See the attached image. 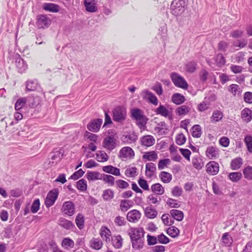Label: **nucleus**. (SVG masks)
Here are the masks:
<instances>
[{
	"instance_id": "obj_1",
	"label": "nucleus",
	"mask_w": 252,
	"mask_h": 252,
	"mask_svg": "<svg viewBox=\"0 0 252 252\" xmlns=\"http://www.w3.org/2000/svg\"><path fill=\"white\" fill-rule=\"evenodd\" d=\"M130 113L133 119L136 120L141 126H144L148 119L144 115L143 111L139 108H133L131 110Z\"/></svg>"
},
{
	"instance_id": "obj_2",
	"label": "nucleus",
	"mask_w": 252,
	"mask_h": 252,
	"mask_svg": "<svg viewBox=\"0 0 252 252\" xmlns=\"http://www.w3.org/2000/svg\"><path fill=\"white\" fill-rule=\"evenodd\" d=\"M113 119L114 121L121 123L126 117V109L124 106H117L112 111Z\"/></svg>"
},
{
	"instance_id": "obj_3",
	"label": "nucleus",
	"mask_w": 252,
	"mask_h": 252,
	"mask_svg": "<svg viewBox=\"0 0 252 252\" xmlns=\"http://www.w3.org/2000/svg\"><path fill=\"white\" fill-rule=\"evenodd\" d=\"M186 2L184 0H174L170 7L172 14L178 16L181 15L185 10Z\"/></svg>"
},
{
	"instance_id": "obj_4",
	"label": "nucleus",
	"mask_w": 252,
	"mask_h": 252,
	"mask_svg": "<svg viewBox=\"0 0 252 252\" xmlns=\"http://www.w3.org/2000/svg\"><path fill=\"white\" fill-rule=\"evenodd\" d=\"M172 81L176 87L186 90L188 88V84L181 75L177 73L173 72L170 75Z\"/></svg>"
},
{
	"instance_id": "obj_5",
	"label": "nucleus",
	"mask_w": 252,
	"mask_h": 252,
	"mask_svg": "<svg viewBox=\"0 0 252 252\" xmlns=\"http://www.w3.org/2000/svg\"><path fill=\"white\" fill-rule=\"evenodd\" d=\"M145 231L142 227H130L128 231L130 240L144 238Z\"/></svg>"
},
{
	"instance_id": "obj_6",
	"label": "nucleus",
	"mask_w": 252,
	"mask_h": 252,
	"mask_svg": "<svg viewBox=\"0 0 252 252\" xmlns=\"http://www.w3.org/2000/svg\"><path fill=\"white\" fill-rule=\"evenodd\" d=\"M138 140V135L134 131H129L124 134L121 140L125 144H134Z\"/></svg>"
},
{
	"instance_id": "obj_7",
	"label": "nucleus",
	"mask_w": 252,
	"mask_h": 252,
	"mask_svg": "<svg viewBox=\"0 0 252 252\" xmlns=\"http://www.w3.org/2000/svg\"><path fill=\"white\" fill-rule=\"evenodd\" d=\"M117 139L113 135L106 136L102 142L103 147L110 151H112L116 147Z\"/></svg>"
},
{
	"instance_id": "obj_8",
	"label": "nucleus",
	"mask_w": 252,
	"mask_h": 252,
	"mask_svg": "<svg viewBox=\"0 0 252 252\" xmlns=\"http://www.w3.org/2000/svg\"><path fill=\"white\" fill-rule=\"evenodd\" d=\"M15 64L18 71L20 73L25 72L28 69V65L20 56L17 54L15 56Z\"/></svg>"
},
{
	"instance_id": "obj_9",
	"label": "nucleus",
	"mask_w": 252,
	"mask_h": 252,
	"mask_svg": "<svg viewBox=\"0 0 252 252\" xmlns=\"http://www.w3.org/2000/svg\"><path fill=\"white\" fill-rule=\"evenodd\" d=\"M58 191L56 189L51 190L48 192L45 201V204L48 208L52 206L55 202L58 196Z\"/></svg>"
},
{
	"instance_id": "obj_10",
	"label": "nucleus",
	"mask_w": 252,
	"mask_h": 252,
	"mask_svg": "<svg viewBox=\"0 0 252 252\" xmlns=\"http://www.w3.org/2000/svg\"><path fill=\"white\" fill-rule=\"evenodd\" d=\"M51 24L50 19L45 15H40L38 16L36 25L39 29L48 28Z\"/></svg>"
},
{
	"instance_id": "obj_11",
	"label": "nucleus",
	"mask_w": 252,
	"mask_h": 252,
	"mask_svg": "<svg viewBox=\"0 0 252 252\" xmlns=\"http://www.w3.org/2000/svg\"><path fill=\"white\" fill-rule=\"evenodd\" d=\"M206 172L211 175H216L219 172L220 166L218 162L215 161H209L206 165Z\"/></svg>"
},
{
	"instance_id": "obj_12",
	"label": "nucleus",
	"mask_w": 252,
	"mask_h": 252,
	"mask_svg": "<svg viewBox=\"0 0 252 252\" xmlns=\"http://www.w3.org/2000/svg\"><path fill=\"white\" fill-rule=\"evenodd\" d=\"M219 150L216 146H210L207 148L206 157L211 159H215L219 157Z\"/></svg>"
},
{
	"instance_id": "obj_13",
	"label": "nucleus",
	"mask_w": 252,
	"mask_h": 252,
	"mask_svg": "<svg viewBox=\"0 0 252 252\" xmlns=\"http://www.w3.org/2000/svg\"><path fill=\"white\" fill-rule=\"evenodd\" d=\"M62 211L68 216H72L75 213V206L73 203L70 201L64 202L63 205Z\"/></svg>"
},
{
	"instance_id": "obj_14",
	"label": "nucleus",
	"mask_w": 252,
	"mask_h": 252,
	"mask_svg": "<svg viewBox=\"0 0 252 252\" xmlns=\"http://www.w3.org/2000/svg\"><path fill=\"white\" fill-rule=\"evenodd\" d=\"M141 216V213L138 210L134 209L127 213L126 219L130 222L136 223L140 220Z\"/></svg>"
},
{
	"instance_id": "obj_15",
	"label": "nucleus",
	"mask_w": 252,
	"mask_h": 252,
	"mask_svg": "<svg viewBox=\"0 0 252 252\" xmlns=\"http://www.w3.org/2000/svg\"><path fill=\"white\" fill-rule=\"evenodd\" d=\"M119 156L123 158H132L134 156V152L130 147H125L120 150Z\"/></svg>"
},
{
	"instance_id": "obj_16",
	"label": "nucleus",
	"mask_w": 252,
	"mask_h": 252,
	"mask_svg": "<svg viewBox=\"0 0 252 252\" xmlns=\"http://www.w3.org/2000/svg\"><path fill=\"white\" fill-rule=\"evenodd\" d=\"M141 146L149 147L153 146L155 143V139L153 136L147 135L142 136L140 140Z\"/></svg>"
},
{
	"instance_id": "obj_17",
	"label": "nucleus",
	"mask_w": 252,
	"mask_h": 252,
	"mask_svg": "<svg viewBox=\"0 0 252 252\" xmlns=\"http://www.w3.org/2000/svg\"><path fill=\"white\" fill-rule=\"evenodd\" d=\"M142 96L144 99L148 100L151 103H152L154 105H158V98L157 96L147 90H144L142 92Z\"/></svg>"
},
{
	"instance_id": "obj_18",
	"label": "nucleus",
	"mask_w": 252,
	"mask_h": 252,
	"mask_svg": "<svg viewBox=\"0 0 252 252\" xmlns=\"http://www.w3.org/2000/svg\"><path fill=\"white\" fill-rule=\"evenodd\" d=\"M84 4L86 11L89 12L94 13L97 10L95 0H84Z\"/></svg>"
},
{
	"instance_id": "obj_19",
	"label": "nucleus",
	"mask_w": 252,
	"mask_h": 252,
	"mask_svg": "<svg viewBox=\"0 0 252 252\" xmlns=\"http://www.w3.org/2000/svg\"><path fill=\"white\" fill-rule=\"evenodd\" d=\"M241 115L242 120L247 123L252 120V110L248 108L242 110Z\"/></svg>"
},
{
	"instance_id": "obj_20",
	"label": "nucleus",
	"mask_w": 252,
	"mask_h": 252,
	"mask_svg": "<svg viewBox=\"0 0 252 252\" xmlns=\"http://www.w3.org/2000/svg\"><path fill=\"white\" fill-rule=\"evenodd\" d=\"M102 170L106 173L111 174L115 176H120L121 175L120 169L112 165L103 166Z\"/></svg>"
},
{
	"instance_id": "obj_21",
	"label": "nucleus",
	"mask_w": 252,
	"mask_h": 252,
	"mask_svg": "<svg viewBox=\"0 0 252 252\" xmlns=\"http://www.w3.org/2000/svg\"><path fill=\"white\" fill-rule=\"evenodd\" d=\"M58 223L60 226L67 230L71 229L74 227V225L72 221L63 218L59 219Z\"/></svg>"
},
{
	"instance_id": "obj_22",
	"label": "nucleus",
	"mask_w": 252,
	"mask_h": 252,
	"mask_svg": "<svg viewBox=\"0 0 252 252\" xmlns=\"http://www.w3.org/2000/svg\"><path fill=\"white\" fill-rule=\"evenodd\" d=\"M100 235L101 238L107 242L110 241L111 232L107 227L102 226L100 230Z\"/></svg>"
},
{
	"instance_id": "obj_23",
	"label": "nucleus",
	"mask_w": 252,
	"mask_h": 252,
	"mask_svg": "<svg viewBox=\"0 0 252 252\" xmlns=\"http://www.w3.org/2000/svg\"><path fill=\"white\" fill-rule=\"evenodd\" d=\"M132 247L134 250H140L143 248L144 238L130 240Z\"/></svg>"
},
{
	"instance_id": "obj_24",
	"label": "nucleus",
	"mask_w": 252,
	"mask_h": 252,
	"mask_svg": "<svg viewBox=\"0 0 252 252\" xmlns=\"http://www.w3.org/2000/svg\"><path fill=\"white\" fill-rule=\"evenodd\" d=\"M43 9L51 12H58L59 11V6L54 3H45L43 5Z\"/></svg>"
},
{
	"instance_id": "obj_25",
	"label": "nucleus",
	"mask_w": 252,
	"mask_h": 252,
	"mask_svg": "<svg viewBox=\"0 0 252 252\" xmlns=\"http://www.w3.org/2000/svg\"><path fill=\"white\" fill-rule=\"evenodd\" d=\"M172 102L177 105H180L185 101V96L179 93L174 94L171 98Z\"/></svg>"
},
{
	"instance_id": "obj_26",
	"label": "nucleus",
	"mask_w": 252,
	"mask_h": 252,
	"mask_svg": "<svg viewBox=\"0 0 252 252\" xmlns=\"http://www.w3.org/2000/svg\"><path fill=\"white\" fill-rule=\"evenodd\" d=\"M102 174L96 171H89L87 173L85 176L88 180L95 181L101 180Z\"/></svg>"
},
{
	"instance_id": "obj_27",
	"label": "nucleus",
	"mask_w": 252,
	"mask_h": 252,
	"mask_svg": "<svg viewBox=\"0 0 252 252\" xmlns=\"http://www.w3.org/2000/svg\"><path fill=\"white\" fill-rule=\"evenodd\" d=\"M133 206L132 202L130 200H122L120 204V208L122 212L127 211Z\"/></svg>"
},
{
	"instance_id": "obj_28",
	"label": "nucleus",
	"mask_w": 252,
	"mask_h": 252,
	"mask_svg": "<svg viewBox=\"0 0 252 252\" xmlns=\"http://www.w3.org/2000/svg\"><path fill=\"white\" fill-rule=\"evenodd\" d=\"M123 239L120 235L114 236L112 238L113 246L116 249H120L123 246Z\"/></svg>"
},
{
	"instance_id": "obj_29",
	"label": "nucleus",
	"mask_w": 252,
	"mask_h": 252,
	"mask_svg": "<svg viewBox=\"0 0 252 252\" xmlns=\"http://www.w3.org/2000/svg\"><path fill=\"white\" fill-rule=\"evenodd\" d=\"M192 163L193 167L198 170L201 169L204 165L202 159L198 155L195 156L192 158Z\"/></svg>"
},
{
	"instance_id": "obj_30",
	"label": "nucleus",
	"mask_w": 252,
	"mask_h": 252,
	"mask_svg": "<svg viewBox=\"0 0 252 252\" xmlns=\"http://www.w3.org/2000/svg\"><path fill=\"white\" fill-rule=\"evenodd\" d=\"M156 170V165L154 163L149 162L146 164V175L147 177H151L154 175Z\"/></svg>"
},
{
	"instance_id": "obj_31",
	"label": "nucleus",
	"mask_w": 252,
	"mask_h": 252,
	"mask_svg": "<svg viewBox=\"0 0 252 252\" xmlns=\"http://www.w3.org/2000/svg\"><path fill=\"white\" fill-rule=\"evenodd\" d=\"M109 156L103 151H98L96 154V159L100 162H104L108 160Z\"/></svg>"
},
{
	"instance_id": "obj_32",
	"label": "nucleus",
	"mask_w": 252,
	"mask_h": 252,
	"mask_svg": "<svg viewBox=\"0 0 252 252\" xmlns=\"http://www.w3.org/2000/svg\"><path fill=\"white\" fill-rule=\"evenodd\" d=\"M170 213L172 218L177 221H181L184 218V214L181 211L173 209L170 211Z\"/></svg>"
},
{
	"instance_id": "obj_33",
	"label": "nucleus",
	"mask_w": 252,
	"mask_h": 252,
	"mask_svg": "<svg viewBox=\"0 0 252 252\" xmlns=\"http://www.w3.org/2000/svg\"><path fill=\"white\" fill-rule=\"evenodd\" d=\"M152 191L157 195H162L164 192L163 187L159 183H156L151 186Z\"/></svg>"
},
{
	"instance_id": "obj_34",
	"label": "nucleus",
	"mask_w": 252,
	"mask_h": 252,
	"mask_svg": "<svg viewBox=\"0 0 252 252\" xmlns=\"http://www.w3.org/2000/svg\"><path fill=\"white\" fill-rule=\"evenodd\" d=\"M223 117V113L220 110H215L211 117V121L214 123L220 121Z\"/></svg>"
},
{
	"instance_id": "obj_35",
	"label": "nucleus",
	"mask_w": 252,
	"mask_h": 252,
	"mask_svg": "<svg viewBox=\"0 0 252 252\" xmlns=\"http://www.w3.org/2000/svg\"><path fill=\"white\" fill-rule=\"evenodd\" d=\"M243 164V159L241 158H237L233 159L231 162L230 166L232 170H237L239 169Z\"/></svg>"
},
{
	"instance_id": "obj_36",
	"label": "nucleus",
	"mask_w": 252,
	"mask_h": 252,
	"mask_svg": "<svg viewBox=\"0 0 252 252\" xmlns=\"http://www.w3.org/2000/svg\"><path fill=\"white\" fill-rule=\"evenodd\" d=\"M155 112L157 114L166 117L170 115V111L163 105H159L156 109Z\"/></svg>"
},
{
	"instance_id": "obj_37",
	"label": "nucleus",
	"mask_w": 252,
	"mask_h": 252,
	"mask_svg": "<svg viewBox=\"0 0 252 252\" xmlns=\"http://www.w3.org/2000/svg\"><path fill=\"white\" fill-rule=\"evenodd\" d=\"M190 108L187 105H183L177 107L175 109V113L177 115L184 116L187 114L189 111Z\"/></svg>"
},
{
	"instance_id": "obj_38",
	"label": "nucleus",
	"mask_w": 252,
	"mask_h": 252,
	"mask_svg": "<svg viewBox=\"0 0 252 252\" xmlns=\"http://www.w3.org/2000/svg\"><path fill=\"white\" fill-rule=\"evenodd\" d=\"M38 84L37 80H29L26 84V89L29 91H34L37 89Z\"/></svg>"
},
{
	"instance_id": "obj_39",
	"label": "nucleus",
	"mask_w": 252,
	"mask_h": 252,
	"mask_svg": "<svg viewBox=\"0 0 252 252\" xmlns=\"http://www.w3.org/2000/svg\"><path fill=\"white\" fill-rule=\"evenodd\" d=\"M143 158L149 161H156L158 158V155L155 151L146 152L143 156Z\"/></svg>"
},
{
	"instance_id": "obj_40",
	"label": "nucleus",
	"mask_w": 252,
	"mask_h": 252,
	"mask_svg": "<svg viewBox=\"0 0 252 252\" xmlns=\"http://www.w3.org/2000/svg\"><path fill=\"white\" fill-rule=\"evenodd\" d=\"M91 247L95 250H100L103 245L102 242L99 238H93L91 242Z\"/></svg>"
},
{
	"instance_id": "obj_41",
	"label": "nucleus",
	"mask_w": 252,
	"mask_h": 252,
	"mask_svg": "<svg viewBox=\"0 0 252 252\" xmlns=\"http://www.w3.org/2000/svg\"><path fill=\"white\" fill-rule=\"evenodd\" d=\"M101 180H103V181L105 183H107L111 186H113L115 184L114 177L110 175L102 174Z\"/></svg>"
},
{
	"instance_id": "obj_42",
	"label": "nucleus",
	"mask_w": 252,
	"mask_h": 252,
	"mask_svg": "<svg viewBox=\"0 0 252 252\" xmlns=\"http://www.w3.org/2000/svg\"><path fill=\"white\" fill-rule=\"evenodd\" d=\"M159 177L162 182L164 183H168L172 180V175L167 172L162 171L159 174Z\"/></svg>"
},
{
	"instance_id": "obj_43",
	"label": "nucleus",
	"mask_w": 252,
	"mask_h": 252,
	"mask_svg": "<svg viewBox=\"0 0 252 252\" xmlns=\"http://www.w3.org/2000/svg\"><path fill=\"white\" fill-rule=\"evenodd\" d=\"M62 246L64 249H68L72 248L74 246V241L69 238H64L62 242Z\"/></svg>"
},
{
	"instance_id": "obj_44",
	"label": "nucleus",
	"mask_w": 252,
	"mask_h": 252,
	"mask_svg": "<svg viewBox=\"0 0 252 252\" xmlns=\"http://www.w3.org/2000/svg\"><path fill=\"white\" fill-rule=\"evenodd\" d=\"M145 215L148 218L154 219L157 217L158 212L151 207H147L145 210Z\"/></svg>"
},
{
	"instance_id": "obj_45",
	"label": "nucleus",
	"mask_w": 252,
	"mask_h": 252,
	"mask_svg": "<svg viewBox=\"0 0 252 252\" xmlns=\"http://www.w3.org/2000/svg\"><path fill=\"white\" fill-rule=\"evenodd\" d=\"M215 61L217 66L219 67L222 66L225 63V60L221 54H218L215 57Z\"/></svg>"
},
{
	"instance_id": "obj_46",
	"label": "nucleus",
	"mask_w": 252,
	"mask_h": 252,
	"mask_svg": "<svg viewBox=\"0 0 252 252\" xmlns=\"http://www.w3.org/2000/svg\"><path fill=\"white\" fill-rule=\"evenodd\" d=\"M27 102V98L25 97L18 99L15 104V109L18 111L22 109Z\"/></svg>"
},
{
	"instance_id": "obj_47",
	"label": "nucleus",
	"mask_w": 252,
	"mask_h": 252,
	"mask_svg": "<svg viewBox=\"0 0 252 252\" xmlns=\"http://www.w3.org/2000/svg\"><path fill=\"white\" fill-rule=\"evenodd\" d=\"M221 241L223 244L226 246H230L233 242L232 237L228 233H225L223 234Z\"/></svg>"
},
{
	"instance_id": "obj_48",
	"label": "nucleus",
	"mask_w": 252,
	"mask_h": 252,
	"mask_svg": "<svg viewBox=\"0 0 252 252\" xmlns=\"http://www.w3.org/2000/svg\"><path fill=\"white\" fill-rule=\"evenodd\" d=\"M179 229L175 226H171L168 228L167 230V233L173 238L177 237L179 234Z\"/></svg>"
},
{
	"instance_id": "obj_49",
	"label": "nucleus",
	"mask_w": 252,
	"mask_h": 252,
	"mask_svg": "<svg viewBox=\"0 0 252 252\" xmlns=\"http://www.w3.org/2000/svg\"><path fill=\"white\" fill-rule=\"evenodd\" d=\"M228 177L232 182H237L241 180L242 175L241 173L239 172H232L229 174Z\"/></svg>"
},
{
	"instance_id": "obj_50",
	"label": "nucleus",
	"mask_w": 252,
	"mask_h": 252,
	"mask_svg": "<svg viewBox=\"0 0 252 252\" xmlns=\"http://www.w3.org/2000/svg\"><path fill=\"white\" fill-rule=\"evenodd\" d=\"M75 222L77 227L81 229L84 227V218L82 214H78L75 219Z\"/></svg>"
},
{
	"instance_id": "obj_51",
	"label": "nucleus",
	"mask_w": 252,
	"mask_h": 252,
	"mask_svg": "<svg viewBox=\"0 0 252 252\" xmlns=\"http://www.w3.org/2000/svg\"><path fill=\"white\" fill-rule=\"evenodd\" d=\"M243 173L246 179L248 180H252V166H248L245 167L243 170Z\"/></svg>"
},
{
	"instance_id": "obj_52",
	"label": "nucleus",
	"mask_w": 252,
	"mask_h": 252,
	"mask_svg": "<svg viewBox=\"0 0 252 252\" xmlns=\"http://www.w3.org/2000/svg\"><path fill=\"white\" fill-rule=\"evenodd\" d=\"M197 65L195 62H189L186 65V70L189 73H193L196 69Z\"/></svg>"
},
{
	"instance_id": "obj_53",
	"label": "nucleus",
	"mask_w": 252,
	"mask_h": 252,
	"mask_svg": "<svg viewBox=\"0 0 252 252\" xmlns=\"http://www.w3.org/2000/svg\"><path fill=\"white\" fill-rule=\"evenodd\" d=\"M102 197L104 200L109 201L114 197V192L110 189H107L103 191Z\"/></svg>"
},
{
	"instance_id": "obj_54",
	"label": "nucleus",
	"mask_w": 252,
	"mask_h": 252,
	"mask_svg": "<svg viewBox=\"0 0 252 252\" xmlns=\"http://www.w3.org/2000/svg\"><path fill=\"white\" fill-rule=\"evenodd\" d=\"M244 142L248 151L252 153V136L250 135L246 136L244 138Z\"/></svg>"
},
{
	"instance_id": "obj_55",
	"label": "nucleus",
	"mask_w": 252,
	"mask_h": 252,
	"mask_svg": "<svg viewBox=\"0 0 252 252\" xmlns=\"http://www.w3.org/2000/svg\"><path fill=\"white\" fill-rule=\"evenodd\" d=\"M77 188L81 191H85L87 189V182L84 179H81L77 182Z\"/></svg>"
},
{
	"instance_id": "obj_56",
	"label": "nucleus",
	"mask_w": 252,
	"mask_h": 252,
	"mask_svg": "<svg viewBox=\"0 0 252 252\" xmlns=\"http://www.w3.org/2000/svg\"><path fill=\"white\" fill-rule=\"evenodd\" d=\"M114 223L118 226H122L126 224V221L124 217L118 216L114 219Z\"/></svg>"
},
{
	"instance_id": "obj_57",
	"label": "nucleus",
	"mask_w": 252,
	"mask_h": 252,
	"mask_svg": "<svg viewBox=\"0 0 252 252\" xmlns=\"http://www.w3.org/2000/svg\"><path fill=\"white\" fill-rule=\"evenodd\" d=\"M193 137L199 138L202 134V130L200 127H191L190 130Z\"/></svg>"
},
{
	"instance_id": "obj_58",
	"label": "nucleus",
	"mask_w": 252,
	"mask_h": 252,
	"mask_svg": "<svg viewBox=\"0 0 252 252\" xmlns=\"http://www.w3.org/2000/svg\"><path fill=\"white\" fill-rule=\"evenodd\" d=\"M171 161L169 158H165L159 160L158 163V168L159 170H162L170 164Z\"/></svg>"
},
{
	"instance_id": "obj_59",
	"label": "nucleus",
	"mask_w": 252,
	"mask_h": 252,
	"mask_svg": "<svg viewBox=\"0 0 252 252\" xmlns=\"http://www.w3.org/2000/svg\"><path fill=\"white\" fill-rule=\"evenodd\" d=\"M167 130L166 127H155L153 132L158 135H163L167 133Z\"/></svg>"
},
{
	"instance_id": "obj_60",
	"label": "nucleus",
	"mask_w": 252,
	"mask_h": 252,
	"mask_svg": "<svg viewBox=\"0 0 252 252\" xmlns=\"http://www.w3.org/2000/svg\"><path fill=\"white\" fill-rule=\"evenodd\" d=\"M229 91L235 96L236 94H239L241 93L239 86L236 84H232L229 86Z\"/></svg>"
},
{
	"instance_id": "obj_61",
	"label": "nucleus",
	"mask_w": 252,
	"mask_h": 252,
	"mask_svg": "<svg viewBox=\"0 0 252 252\" xmlns=\"http://www.w3.org/2000/svg\"><path fill=\"white\" fill-rule=\"evenodd\" d=\"M137 169L135 167H132L126 169L125 174L129 177H133L136 175Z\"/></svg>"
},
{
	"instance_id": "obj_62",
	"label": "nucleus",
	"mask_w": 252,
	"mask_h": 252,
	"mask_svg": "<svg viewBox=\"0 0 252 252\" xmlns=\"http://www.w3.org/2000/svg\"><path fill=\"white\" fill-rule=\"evenodd\" d=\"M161 220L166 225H171L174 223V220L168 218V215L163 214L161 217Z\"/></svg>"
},
{
	"instance_id": "obj_63",
	"label": "nucleus",
	"mask_w": 252,
	"mask_h": 252,
	"mask_svg": "<svg viewBox=\"0 0 252 252\" xmlns=\"http://www.w3.org/2000/svg\"><path fill=\"white\" fill-rule=\"evenodd\" d=\"M40 202L38 199L35 200L31 206V211L32 213H36L39 209Z\"/></svg>"
},
{
	"instance_id": "obj_64",
	"label": "nucleus",
	"mask_w": 252,
	"mask_h": 252,
	"mask_svg": "<svg viewBox=\"0 0 252 252\" xmlns=\"http://www.w3.org/2000/svg\"><path fill=\"white\" fill-rule=\"evenodd\" d=\"M84 137L93 142H95L97 140V136L90 132L86 131L84 134Z\"/></svg>"
}]
</instances>
